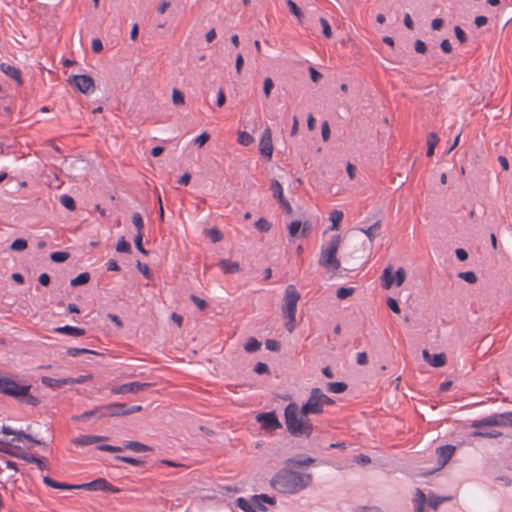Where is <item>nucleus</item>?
<instances>
[{
  "instance_id": "1",
  "label": "nucleus",
  "mask_w": 512,
  "mask_h": 512,
  "mask_svg": "<svg viewBox=\"0 0 512 512\" xmlns=\"http://www.w3.org/2000/svg\"><path fill=\"white\" fill-rule=\"evenodd\" d=\"M286 466L280 469L270 480L272 488L279 493L283 494H297L312 483V475L310 473H304L294 471Z\"/></svg>"
},
{
  "instance_id": "2",
  "label": "nucleus",
  "mask_w": 512,
  "mask_h": 512,
  "mask_svg": "<svg viewBox=\"0 0 512 512\" xmlns=\"http://www.w3.org/2000/svg\"><path fill=\"white\" fill-rule=\"evenodd\" d=\"M31 388L30 384H20L9 375L0 373V394L17 399L28 406L36 407L41 401L30 393Z\"/></svg>"
},
{
  "instance_id": "3",
  "label": "nucleus",
  "mask_w": 512,
  "mask_h": 512,
  "mask_svg": "<svg viewBox=\"0 0 512 512\" xmlns=\"http://www.w3.org/2000/svg\"><path fill=\"white\" fill-rule=\"evenodd\" d=\"M284 416L287 430L291 435L295 437H310L313 432V425L307 419V416L300 414L295 403H290L286 406Z\"/></svg>"
},
{
  "instance_id": "4",
  "label": "nucleus",
  "mask_w": 512,
  "mask_h": 512,
  "mask_svg": "<svg viewBox=\"0 0 512 512\" xmlns=\"http://www.w3.org/2000/svg\"><path fill=\"white\" fill-rule=\"evenodd\" d=\"M300 293L294 285H288L284 292V304L282 306V314L285 319L284 327L292 333L295 330L297 303L300 300Z\"/></svg>"
},
{
  "instance_id": "5",
  "label": "nucleus",
  "mask_w": 512,
  "mask_h": 512,
  "mask_svg": "<svg viewBox=\"0 0 512 512\" xmlns=\"http://www.w3.org/2000/svg\"><path fill=\"white\" fill-rule=\"evenodd\" d=\"M341 244V236L333 235L327 243L321 246L320 258L318 264L322 267L338 270L341 266L336 255Z\"/></svg>"
},
{
  "instance_id": "6",
  "label": "nucleus",
  "mask_w": 512,
  "mask_h": 512,
  "mask_svg": "<svg viewBox=\"0 0 512 512\" xmlns=\"http://www.w3.org/2000/svg\"><path fill=\"white\" fill-rule=\"evenodd\" d=\"M333 400L325 395L320 388L311 390L308 401L302 406L300 414L308 416L309 414H321L325 405H330Z\"/></svg>"
},
{
  "instance_id": "7",
  "label": "nucleus",
  "mask_w": 512,
  "mask_h": 512,
  "mask_svg": "<svg viewBox=\"0 0 512 512\" xmlns=\"http://www.w3.org/2000/svg\"><path fill=\"white\" fill-rule=\"evenodd\" d=\"M78 489H85L89 491H104L110 493H118L119 489L113 486L104 478H98L88 483L77 485Z\"/></svg>"
},
{
  "instance_id": "8",
  "label": "nucleus",
  "mask_w": 512,
  "mask_h": 512,
  "mask_svg": "<svg viewBox=\"0 0 512 512\" xmlns=\"http://www.w3.org/2000/svg\"><path fill=\"white\" fill-rule=\"evenodd\" d=\"M256 420L260 424L261 428L266 431H275L282 427L274 411L259 413L256 416Z\"/></svg>"
},
{
  "instance_id": "9",
  "label": "nucleus",
  "mask_w": 512,
  "mask_h": 512,
  "mask_svg": "<svg viewBox=\"0 0 512 512\" xmlns=\"http://www.w3.org/2000/svg\"><path fill=\"white\" fill-rule=\"evenodd\" d=\"M69 82H72L78 91L83 94H91L95 91V83L91 76L88 75H73L69 78Z\"/></svg>"
},
{
  "instance_id": "10",
  "label": "nucleus",
  "mask_w": 512,
  "mask_h": 512,
  "mask_svg": "<svg viewBox=\"0 0 512 512\" xmlns=\"http://www.w3.org/2000/svg\"><path fill=\"white\" fill-rule=\"evenodd\" d=\"M151 386L150 383L147 382H130L125 383L119 386H114L111 388V393L114 395L119 394H128V393H138L143 391Z\"/></svg>"
},
{
  "instance_id": "11",
  "label": "nucleus",
  "mask_w": 512,
  "mask_h": 512,
  "mask_svg": "<svg viewBox=\"0 0 512 512\" xmlns=\"http://www.w3.org/2000/svg\"><path fill=\"white\" fill-rule=\"evenodd\" d=\"M259 150L261 155L264 157L271 159L273 154V142H272V132L269 127L265 128L262 132L260 142H259Z\"/></svg>"
},
{
  "instance_id": "12",
  "label": "nucleus",
  "mask_w": 512,
  "mask_h": 512,
  "mask_svg": "<svg viewBox=\"0 0 512 512\" xmlns=\"http://www.w3.org/2000/svg\"><path fill=\"white\" fill-rule=\"evenodd\" d=\"M455 452V447L452 445H445L438 447L436 449V457L437 463L439 465V469L443 468L449 460L452 458Z\"/></svg>"
},
{
  "instance_id": "13",
  "label": "nucleus",
  "mask_w": 512,
  "mask_h": 512,
  "mask_svg": "<svg viewBox=\"0 0 512 512\" xmlns=\"http://www.w3.org/2000/svg\"><path fill=\"white\" fill-rule=\"evenodd\" d=\"M103 406V412L105 417H119L125 415V404L124 403H109Z\"/></svg>"
},
{
  "instance_id": "14",
  "label": "nucleus",
  "mask_w": 512,
  "mask_h": 512,
  "mask_svg": "<svg viewBox=\"0 0 512 512\" xmlns=\"http://www.w3.org/2000/svg\"><path fill=\"white\" fill-rule=\"evenodd\" d=\"M424 360L433 367H442L446 364V355L444 353L431 355L428 350L422 351Z\"/></svg>"
},
{
  "instance_id": "15",
  "label": "nucleus",
  "mask_w": 512,
  "mask_h": 512,
  "mask_svg": "<svg viewBox=\"0 0 512 512\" xmlns=\"http://www.w3.org/2000/svg\"><path fill=\"white\" fill-rule=\"evenodd\" d=\"M0 70L11 79L15 80L18 86L23 84L21 71L15 66H12L8 63H1Z\"/></svg>"
},
{
  "instance_id": "16",
  "label": "nucleus",
  "mask_w": 512,
  "mask_h": 512,
  "mask_svg": "<svg viewBox=\"0 0 512 512\" xmlns=\"http://www.w3.org/2000/svg\"><path fill=\"white\" fill-rule=\"evenodd\" d=\"M41 382L44 386L52 389H58L68 384H73L74 380L72 378H60L55 379L48 376H44L41 378Z\"/></svg>"
},
{
  "instance_id": "17",
  "label": "nucleus",
  "mask_w": 512,
  "mask_h": 512,
  "mask_svg": "<svg viewBox=\"0 0 512 512\" xmlns=\"http://www.w3.org/2000/svg\"><path fill=\"white\" fill-rule=\"evenodd\" d=\"M499 413L489 415L487 417H484L479 420H475L472 423L473 428H481L484 426H499L500 427V421H499Z\"/></svg>"
},
{
  "instance_id": "18",
  "label": "nucleus",
  "mask_w": 512,
  "mask_h": 512,
  "mask_svg": "<svg viewBox=\"0 0 512 512\" xmlns=\"http://www.w3.org/2000/svg\"><path fill=\"white\" fill-rule=\"evenodd\" d=\"M395 273L393 272V267L391 265L387 266L381 275V285L384 289L388 290L393 285H395Z\"/></svg>"
},
{
  "instance_id": "19",
  "label": "nucleus",
  "mask_w": 512,
  "mask_h": 512,
  "mask_svg": "<svg viewBox=\"0 0 512 512\" xmlns=\"http://www.w3.org/2000/svg\"><path fill=\"white\" fill-rule=\"evenodd\" d=\"M104 439V437L98 435H80L79 437L74 438L72 443L76 446H88Z\"/></svg>"
},
{
  "instance_id": "20",
  "label": "nucleus",
  "mask_w": 512,
  "mask_h": 512,
  "mask_svg": "<svg viewBox=\"0 0 512 512\" xmlns=\"http://www.w3.org/2000/svg\"><path fill=\"white\" fill-rule=\"evenodd\" d=\"M218 266L224 274H234L240 272V264L236 261L221 259Z\"/></svg>"
},
{
  "instance_id": "21",
  "label": "nucleus",
  "mask_w": 512,
  "mask_h": 512,
  "mask_svg": "<svg viewBox=\"0 0 512 512\" xmlns=\"http://www.w3.org/2000/svg\"><path fill=\"white\" fill-rule=\"evenodd\" d=\"M54 332L59 333V334L70 335L73 337H80L85 334V330L83 328L70 326V325L57 327L54 329Z\"/></svg>"
},
{
  "instance_id": "22",
  "label": "nucleus",
  "mask_w": 512,
  "mask_h": 512,
  "mask_svg": "<svg viewBox=\"0 0 512 512\" xmlns=\"http://www.w3.org/2000/svg\"><path fill=\"white\" fill-rule=\"evenodd\" d=\"M0 452L19 458L22 451L19 446L13 445L8 441L0 440Z\"/></svg>"
},
{
  "instance_id": "23",
  "label": "nucleus",
  "mask_w": 512,
  "mask_h": 512,
  "mask_svg": "<svg viewBox=\"0 0 512 512\" xmlns=\"http://www.w3.org/2000/svg\"><path fill=\"white\" fill-rule=\"evenodd\" d=\"M426 502L427 498L425 493L421 489L417 488L413 499L415 512H425Z\"/></svg>"
},
{
  "instance_id": "24",
  "label": "nucleus",
  "mask_w": 512,
  "mask_h": 512,
  "mask_svg": "<svg viewBox=\"0 0 512 512\" xmlns=\"http://www.w3.org/2000/svg\"><path fill=\"white\" fill-rule=\"evenodd\" d=\"M43 482L47 486H49L51 488H55V489H61V490L78 489L77 485L67 484V483H64V482H58V481H55L54 479L50 478L49 476L43 477Z\"/></svg>"
},
{
  "instance_id": "25",
  "label": "nucleus",
  "mask_w": 512,
  "mask_h": 512,
  "mask_svg": "<svg viewBox=\"0 0 512 512\" xmlns=\"http://www.w3.org/2000/svg\"><path fill=\"white\" fill-rule=\"evenodd\" d=\"M19 459H22L28 463L36 464L40 470H45L47 468L44 460L33 454L25 453L22 451L21 454L19 455Z\"/></svg>"
},
{
  "instance_id": "26",
  "label": "nucleus",
  "mask_w": 512,
  "mask_h": 512,
  "mask_svg": "<svg viewBox=\"0 0 512 512\" xmlns=\"http://www.w3.org/2000/svg\"><path fill=\"white\" fill-rule=\"evenodd\" d=\"M315 459L309 456H304L301 458H289L285 461L286 466H309L310 464L314 463Z\"/></svg>"
},
{
  "instance_id": "27",
  "label": "nucleus",
  "mask_w": 512,
  "mask_h": 512,
  "mask_svg": "<svg viewBox=\"0 0 512 512\" xmlns=\"http://www.w3.org/2000/svg\"><path fill=\"white\" fill-rule=\"evenodd\" d=\"M12 435L14 436L12 441L22 442L24 440H27L37 445L43 444L40 440L33 438L31 435L26 434L24 431L21 430H14V433Z\"/></svg>"
},
{
  "instance_id": "28",
  "label": "nucleus",
  "mask_w": 512,
  "mask_h": 512,
  "mask_svg": "<svg viewBox=\"0 0 512 512\" xmlns=\"http://www.w3.org/2000/svg\"><path fill=\"white\" fill-rule=\"evenodd\" d=\"M380 227L381 221L378 220L371 226L367 228H360L359 230L366 235L370 242H373L374 239L376 238V232L380 229Z\"/></svg>"
},
{
  "instance_id": "29",
  "label": "nucleus",
  "mask_w": 512,
  "mask_h": 512,
  "mask_svg": "<svg viewBox=\"0 0 512 512\" xmlns=\"http://www.w3.org/2000/svg\"><path fill=\"white\" fill-rule=\"evenodd\" d=\"M91 417H96L98 419L105 418V414L103 412V406L95 407L90 411H85L80 414V418H83V421L89 420Z\"/></svg>"
},
{
  "instance_id": "30",
  "label": "nucleus",
  "mask_w": 512,
  "mask_h": 512,
  "mask_svg": "<svg viewBox=\"0 0 512 512\" xmlns=\"http://www.w3.org/2000/svg\"><path fill=\"white\" fill-rule=\"evenodd\" d=\"M253 500H254V502H256L257 508L259 510H262V511H265L266 508H265V506L262 503H260V501L268 503L270 505H274L276 503L275 498L270 497V496H268L266 494L255 495L253 497Z\"/></svg>"
},
{
  "instance_id": "31",
  "label": "nucleus",
  "mask_w": 512,
  "mask_h": 512,
  "mask_svg": "<svg viewBox=\"0 0 512 512\" xmlns=\"http://www.w3.org/2000/svg\"><path fill=\"white\" fill-rule=\"evenodd\" d=\"M125 449H129L136 453L146 452L151 450V448L145 444H142L137 441H128L124 444Z\"/></svg>"
},
{
  "instance_id": "32",
  "label": "nucleus",
  "mask_w": 512,
  "mask_h": 512,
  "mask_svg": "<svg viewBox=\"0 0 512 512\" xmlns=\"http://www.w3.org/2000/svg\"><path fill=\"white\" fill-rule=\"evenodd\" d=\"M439 141H440V139L436 133L431 132L428 134V137H427L428 148H427V152H426V155L428 157H431L434 154L435 147L439 143Z\"/></svg>"
},
{
  "instance_id": "33",
  "label": "nucleus",
  "mask_w": 512,
  "mask_h": 512,
  "mask_svg": "<svg viewBox=\"0 0 512 512\" xmlns=\"http://www.w3.org/2000/svg\"><path fill=\"white\" fill-rule=\"evenodd\" d=\"M237 506L245 512H257L256 511V508H257L256 502L252 503L243 497H240L237 499Z\"/></svg>"
},
{
  "instance_id": "34",
  "label": "nucleus",
  "mask_w": 512,
  "mask_h": 512,
  "mask_svg": "<svg viewBox=\"0 0 512 512\" xmlns=\"http://www.w3.org/2000/svg\"><path fill=\"white\" fill-rule=\"evenodd\" d=\"M348 386L345 382H330L327 384V391L330 393L340 394L347 390Z\"/></svg>"
},
{
  "instance_id": "35",
  "label": "nucleus",
  "mask_w": 512,
  "mask_h": 512,
  "mask_svg": "<svg viewBox=\"0 0 512 512\" xmlns=\"http://www.w3.org/2000/svg\"><path fill=\"white\" fill-rule=\"evenodd\" d=\"M261 345H262L261 342L258 341L256 338L250 337L244 344V350L247 353H254L261 348Z\"/></svg>"
},
{
  "instance_id": "36",
  "label": "nucleus",
  "mask_w": 512,
  "mask_h": 512,
  "mask_svg": "<svg viewBox=\"0 0 512 512\" xmlns=\"http://www.w3.org/2000/svg\"><path fill=\"white\" fill-rule=\"evenodd\" d=\"M343 219V212L340 210H333L329 215V220L332 222L331 230H338L339 223Z\"/></svg>"
},
{
  "instance_id": "37",
  "label": "nucleus",
  "mask_w": 512,
  "mask_h": 512,
  "mask_svg": "<svg viewBox=\"0 0 512 512\" xmlns=\"http://www.w3.org/2000/svg\"><path fill=\"white\" fill-rule=\"evenodd\" d=\"M270 189L273 193V197L276 198L278 202L285 198L283 194V187L278 180L272 181Z\"/></svg>"
},
{
  "instance_id": "38",
  "label": "nucleus",
  "mask_w": 512,
  "mask_h": 512,
  "mask_svg": "<svg viewBox=\"0 0 512 512\" xmlns=\"http://www.w3.org/2000/svg\"><path fill=\"white\" fill-rule=\"evenodd\" d=\"M90 280V274L88 272L80 273L78 276L70 281V285L73 287L84 285Z\"/></svg>"
},
{
  "instance_id": "39",
  "label": "nucleus",
  "mask_w": 512,
  "mask_h": 512,
  "mask_svg": "<svg viewBox=\"0 0 512 512\" xmlns=\"http://www.w3.org/2000/svg\"><path fill=\"white\" fill-rule=\"evenodd\" d=\"M450 500L449 497H440L432 494L428 499V505L436 510L443 502Z\"/></svg>"
},
{
  "instance_id": "40",
  "label": "nucleus",
  "mask_w": 512,
  "mask_h": 512,
  "mask_svg": "<svg viewBox=\"0 0 512 512\" xmlns=\"http://www.w3.org/2000/svg\"><path fill=\"white\" fill-rule=\"evenodd\" d=\"M237 141L243 146H249L254 142V138L250 133L241 131L238 133Z\"/></svg>"
},
{
  "instance_id": "41",
  "label": "nucleus",
  "mask_w": 512,
  "mask_h": 512,
  "mask_svg": "<svg viewBox=\"0 0 512 512\" xmlns=\"http://www.w3.org/2000/svg\"><path fill=\"white\" fill-rule=\"evenodd\" d=\"M60 203L70 211H73L76 208L74 199L67 194H63L60 196Z\"/></svg>"
},
{
  "instance_id": "42",
  "label": "nucleus",
  "mask_w": 512,
  "mask_h": 512,
  "mask_svg": "<svg viewBox=\"0 0 512 512\" xmlns=\"http://www.w3.org/2000/svg\"><path fill=\"white\" fill-rule=\"evenodd\" d=\"M302 222L294 220L288 225V233L291 238H295L300 233Z\"/></svg>"
},
{
  "instance_id": "43",
  "label": "nucleus",
  "mask_w": 512,
  "mask_h": 512,
  "mask_svg": "<svg viewBox=\"0 0 512 512\" xmlns=\"http://www.w3.org/2000/svg\"><path fill=\"white\" fill-rule=\"evenodd\" d=\"M473 435L476 437L498 438L502 435V433L497 430H492V431L476 430V431H474Z\"/></svg>"
},
{
  "instance_id": "44",
  "label": "nucleus",
  "mask_w": 512,
  "mask_h": 512,
  "mask_svg": "<svg viewBox=\"0 0 512 512\" xmlns=\"http://www.w3.org/2000/svg\"><path fill=\"white\" fill-rule=\"evenodd\" d=\"M458 277L469 284H474L477 282V276L473 271L460 272Z\"/></svg>"
},
{
  "instance_id": "45",
  "label": "nucleus",
  "mask_w": 512,
  "mask_h": 512,
  "mask_svg": "<svg viewBox=\"0 0 512 512\" xmlns=\"http://www.w3.org/2000/svg\"><path fill=\"white\" fill-rule=\"evenodd\" d=\"M132 223L135 226V228L137 229V233H142V230L144 228V221H143L140 213L135 212L132 215Z\"/></svg>"
},
{
  "instance_id": "46",
  "label": "nucleus",
  "mask_w": 512,
  "mask_h": 512,
  "mask_svg": "<svg viewBox=\"0 0 512 512\" xmlns=\"http://www.w3.org/2000/svg\"><path fill=\"white\" fill-rule=\"evenodd\" d=\"M117 252L121 253H130L131 252V245L129 242L125 240L124 237H121L116 245Z\"/></svg>"
},
{
  "instance_id": "47",
  "label": "nucleus",
  "mask_w": 512,
  "mask_h": 512,
  "mask_svg": "<svg viewBox=\"0 0 512 512\" xmlns=\"http://www.w3.org/2000/svg\"><path fill=\"white\" fill-rule=\"evenodd\" d=\"M67 354L72 357L79 356L81 354H97L95 351L86 348H69Z\"/></svg>"
},
{
  "instance_id": "48",
  "label": "nucleus",
  "mask_w": 512,
  "mask_h": 512,
  "mask_svg": "<svg viewBox=\"0 0 512 512\" xmlns=\"http://www.w3.org/2000/svg\"><path fill=\"white\" fill-rule=\"evenodd\" d=\"M255 227L260 232H268L271 229V224L265 218H260L255 222Z\"/></svg>"
},
{
  "instance_id": "49",
  "label": "nucleus",
  "mask_w": 512,
  "mask_h": 512,
  "mask_svg": "<svg viewBox=\"0 0 512 512\" xmlns=\"http://www.w3.org/2000/svg\"><path fill=\"white\" fill-rule=\"evenodd\" d=\"M406 279V272L404 268L400 267L395 271V286L400 287Z\"/></svg>"
},
{
  "instance_id": "50",
  "label": "nucleus",
  "mask_w": 512,
  "mask_h": 512,
  "mask_svg": "<svg viewBox=\"0 0 512 512\" xmlns=\"http://www.w3.org/2000/svg\"><path fill=\"white\" fill-rule=\"evenodd\" d=\"M69 257V254L67 252L59 251V252H53L50 255V258L55 263H62L66 261Z\"/></svg>"
},
{
  "instance_id": "51",
  "label": "nucleus",
  "mask_w": 512,
  "mask_h": 512,
  "mask_svg": "<svg viewBox=\"0 0 512 512\" xmlns=\"http://www.w3.org/2000/svg\"><path fill=\"white\" fill-rule=\"evenodd\" d=\"M10 248L14 251H23L27 248V241L25 239L18 238L12 242Z\"/></svg>"
},
{
  "instance_id": "52",
  "label": "nucleus",
  "mask_w": 512,
  "mask_h": 512,
  "mask_svg": "<svg viewBox=\"0 0 512 512\" xmlns=\"http://www.w3.org/2000/svg\"><path fill=\"white\" fill-rule=\"evenodd\" d=\"M172 101L174 105H183L185 102L183 93L177 88L172 91Z\"/></svg>"
},
{
  "instance_id": "53",
  "label": "nucleus",
  "mask_w": 512,
  "mask_h": 512,
  "mask_svg": "<svg viewBox=\"0 0 512 512\" xmlns=\"http://www.w3.org/2000/svg\"><path fill=\"white\" fill-rule=\"evenodd\" d=\"M274 88V82L270 77L264 79L263 82V92L266 98H269L271 95V91Z\"/></svg>"
},
{
  "instance_id": "54",
  "label": "nucleus",
  "mask_w": 512,
  "mask_h": 512,
  "mask_svg": "<svg viewBox=\"0 0 512 512\" xmlns=\"http://www.w3.org/2000/svg\"><path fill=\"white\" fill-rule=\"evenodd\" d=\"M286 4L287 6L289 7L290 9V12L295 16L297 17L298 19H301L303 17V14H302V11L300 10V8L296 5V3L292 0H287L286 1Z\"/></svg>"
},
{
  "instance_id": "55",
  "label": "nucleus",
  "mask_w": 512,
  "mask_h": 512,
  "mask_svg": "<svg viewBox=\"0 0 512 512\" xmlns=\"http://www.w3.org/2000/svg\"><path fill=\"white\" fill-rule=\"evenodd\" d=\"M115 459L120 460L125 463H128V464H131L133 466H141L143 464V462L141 460L136 459L134 457H130V456H116Z\"/></svg>"
},
{
  "instance_id": "56",
  "label": "nucleus",
  "mask_w": 512,
  "mask_h": 512,
  "mask_svg": "<svg viewBox=\"0 0 512 512\" xmlns=\"http://www.w3.org/2000/svg\"><path fill=\"white\" fill-rule=\"evenodd\" d=\"M354 292L353 287H341L337 290V297L339 299H346L351 296Z\"/></svg>"
},
{
  "instance_id": "57",
  "label": "nucleus",
  "mask_w": 512,
  "mask_h": 512,
  "mask_svg": "<svg viewBox=\"0 0 512 512\" xmlns=\"http://www.w3.org/2000/svg\"><path fill=\"white\" fill-rule=\"evenodd\" d=\"M208 236L210 237L213 243H217L222 240L223 235L217 228H211L208 231Z\"/></svg>"
},
{
  "instance_id": "58",
  "label": "nucleus",
  "mask_w": 512,
  "mask_h": 512,
  "mask_svg": "<svg viewBox=\"0 0 512 512\" xmlns=\"http://www.w3.org/2000/svg\"><path fill=\"white\" fill-rule=\"evenodd\" d=\"M142 240H143V234L142 233H137L135 238H134L135 246H136V248H137V250L139 252H141L144 255H147L148 251L143 247Z\"/></svg>"
},
{
  "instance_id": "59",
  "label": "nucleus",
  "mask_w": 512,
  "mask_h": 512,
  "mask_svg": "<svg viewBox=\"0 0 512 512\" xmlns=\"http://www.w3.org/2000/svg\"><path fill=\"white\" fill-rule=\"evenodd\" d=\"M320 24L322 26L323 35L326 38H331L332 37V30H331L329 22L325 18H320Z\"/></svg>"
},
{
  "instance_id": "60",
  "label": "nucleus",
  "mask_w": 512,
  "mask_h": 512,
  "mask_svg": "<svg viewBox=\"0 0 512 512\" xmlns=\"http://www.w3.org/2000/svg\"><path fill=\"white\" fill-rule=\"evenodd\" d=\"M454 33H455V36H456L457 40L460 43L463 44V43H465L467 41L466 33L464 32V30L460 26H455L454 27Z\"/></svg>"
},
{
  "instance_id": "61",
  "label": "nucleus",
  "mask_w": 512,
  "mask_h": 512,
  "mask_svg": "<svg viewBox=\"0 0 512 512\" xmlns=\"http://www.w3.org/2000/svg\"><path fill=\"white\" fill-rule=\"evenodd\" d=\"M266 349L277 352L280 350V342L274 339H268L265 342Z\"/></svg>"
},
{
  "instance_id": "62",
  "label": "nucleus",
  "mask_w": 512,
  "mask_h": 512,
  "mask_svg": "<svg viewBox=\"0 0 512 512\" xmlns=\"http://www.w3.org/2000/svg\"><path fill=\"white\" fill-rule=\"evenodd\" d=\"M500 427L510 426V411L499 413Z\"/></svg>"
},
{
  "instance_id": "63",
  "label": "nucleus",
  "mask_w": 512,
  "mask_h": 512,
  "mask_svg": "<svg viewBox=\"0 0 512 512\" xmlns=\"http://www.w3.org/2000/svg\"><path fill=\"white\" fill-rule=\"evenodd\" d=\"M254 372L257 373V374H267L269 372V367L267 364L265 363H262V362H258L255 366H254Z\"/></svg>"
},
{
  "instance_id": "64",
  "label": "nucleus",
  "mask_w": 512,
  "mask_h": 512,
  "mask_svg": "<svg viewBox=\"0 0 512 512\" xmlns=\"http://www.w3.org/2000/svg\"><path fill=\"white\" fill-rule=\"evenodd\" d=\"M190 299L200 310L206 309L207 304H206L205 300L197 297L196 295H191Z\"/></svg>"
}]
</instances>
